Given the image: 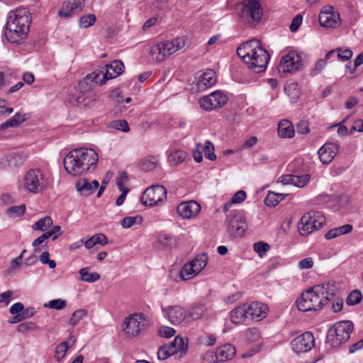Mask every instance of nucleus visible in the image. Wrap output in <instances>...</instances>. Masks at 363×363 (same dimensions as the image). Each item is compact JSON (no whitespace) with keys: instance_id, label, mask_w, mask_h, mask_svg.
I'll return each instance as SVG.
<instances>
[{"instance_id":"1","label":"nucleus","mask_w":363,"mask_h":363,"mask_svg":"<svg viewBox=\"0 0 363 363\" xmlns=\"http://www.w3.org/2000/svg\"><path fill=\"white\" fill-rule=\"evenodd\" d=\"M31 14L25 7L18 8L8 13L5 36L11 43L20 44L28 34Z\"/></svg>"},{"instance_id":"2","label":"nucleus","mask_w":363,"mask_h":363,"mask_svg":"<svg viewBox=\"0 0 363 363\" xmlns=\"http://www.w3.org/2000/svg\"><path fill=\"white\" fill-rule=\"evenodd\" d=\"M237 53L247 67L255 73L264 72L270 58L269 52L257 39L251 40L239 46Z\"/></svg>"},{"instance_id":"3","label":"nucleus","mask_w":363,"mask_h":363,"mask_svg":"<svg viewBox=\"0 0 363 363\" xmlns=\"http://www.w3.org/2000/svg\"><path fill=\"white\" fill-rule=\"evenodd\" d=\"M322 289L315 286L303 292L296 301L297 308L303 312L320 310L327 304V298L321 297Z\"/></svg>"},{"instance_id":"4","label":"nucleus","mask_w":363,"mask_h":363,"mask_svg":"<svg viewBox=\"0 0 363 363\" xmlns=\"http://www.w3.org/2000/svg\"><path fill=\"white\" fill-rule=\"evenodd\" d=\"M353 328V323L350 320L340 321L336 323L328 330L326 342L334 348L338 347L350 339Z\"/></svg>"},{"instance_id":"5","label":"nucleus","mask_w":363,"mask_h":363,"mask_svg":"<svg viewBox=\"0 0 363 363\" xmlns=\"http://www.w3.org/2000/svg\"><path fill=\"white\" fill-rule=\"evenodd\" d=\"M185 45L184 39L177 38L172 41H164L153 45L150 51L152 58L158 62H162Z\"/></svg>"},{"instance_id":"6","label":"nucleus","mask_w":363,"mask_h":363,"mask_svg":"<svg viewBox=\"0 0 363 363\" xmlns=\"http://www.w3.org/2000/svg\"><path fill=\"white\" fill-rule=\"evenodd\" d=\"M325 223V219L319 211H311L304 214L298 224V231L301 235H308L314 230L322 228Z\"/></svg>"},{"instance_id":"7","label":"nucleus","mask_w":363,"mask_h":363,"mask_svg":"<svg viewBox=\"0 0 363 363\" xmlns=\"http://www.w3.org/2000/svg\"><path fill=\"white\" fill-rule=\"evenodd\" d=\"M225 223L227 231L232 238L242 237L247 228V223L242 213L240 211H233L227 215Z\"/></svg>"},{"instance_id":"8","label":"nucleus","mask_w":363,"mask_h":363,"mask_svg":"<svg viewBox=\"0 0 363 363\" xmlns=\"http://www.w3.org/2000/svg\"><path fill=\"white\" fill-rule=\"evenodd\" d=\"M23 181L25 188L34 194L43 191L48 184L45 175L39 169H31L28 171Z\"/></svg>"},{"instance_id":"9","label":"nucleus","mask_w":363,"mask_h":363,"mask_svg":"<svg viewBox=\"0 0 363 363\" xmlns=\"http://www.w3.org/2000/svg\"><path fill=\"white\" fill-rule=\"evenodd\" d=\"M167 189L162 185H152L143 193L140 200L143 205L154 206L163 203L167 199Z\"/></svg>"},{"instance_id":"10","label":"nucleus","mask_w":363,"mask_h":363,"mask_svg":"<svg viewBox=\"0 0 363 363\" xmlns=\"http://www.w3.org/2000/svg\"><path fill=\"white\" fill-rule=\"evenodd\" d=\"M303 66L301 55L295 50H291L281 57L278 66L281 74L294 73L301 69Z\"/></svg>"},{"instance_id":"11","label":"nucleus","mask_w":363,"mask_h":363,"mask_svg":"<svg viewBox=\"0 0 363 363\" xmlns=\"http://www.w3.org/2000/svg\"><path fill=\"white\" fill-rule=\"evenodd\" d=\"M228 97L222 91H216L199 99L200 107L205 111L221 108L228 101Z\"/></svg>"},{"instance_id":"12","label":"nucleus","mask_w":363,"mask_h":363,"mask_svg":"<svg viewBox=\"0 0 363 363\" xmlns=\"http://www.w3.org/2000/svg\"><path fill=\"white\" fill-rule=\"evenodd\" d=\"M79 150L74 149L70 151L65 157L63 164L65 171L73 176H77L84 172V169L80 157H82Z\"/></svg>"},{"instance_id":"13","label":"nucleus","mask_w":363,"mask_h":363,"mask_svg":"<svg viewBox=\"0 0 363 363\" xmlns=\"http://www.w3.org/2000/svg\"><path fill=\"white\" fill-rule=\"evenodd\" d=\"M109 79L105 77V69L95 70L87 74L83 80L79 83V88L82 91H89L93 89L94 85H102Z\"/></svg>"},{"instance_id":"14","label":"nucleus","mask_w":363,"mask_h":363,"mask_svg":"<svg viewBox=\"0 0 363 363\" xmlns=\"http://www.w3.org/2000/svg\"><path fill=\"white\" fill-rule=\"evenodd\" d=\"M315 345V339L311 332H306L291 341V347L296 353L306 352Z\"/></svg>"},{"instance_id":"15","label":"nucleus","mask_w":363,"mask_h":363,"mask_svg":"<svg viewBox=\"0 0 363 363\" xmlns=\"http://www.w3.org/2000/svg\"><path fill=\"white\" fill-rule=\"evenodd\" d=\"M28 155L24 152H12L1 159L0 168L4 170L13 169L23 164Z\"/></svg>"},{"instance_id":"16","label":"nucleus","mask_w":363,"mask_h":363,"mask_svg":"<svg viewBox=\"0 0 363 363\" xmlns=\"http://www.w3.org/2000/svg\"><path fill=\"white\" fill-rule=\"evenodd\" d=\"M162 311L173 325H179L184 320H188L187 311L181 306H169L162 308Z\"/></svg>"},{"instance_id":"17","label":"nucleus","mask_w":363,"mask_h":363,"mask_svg":"<svg viewBox=\"0 0 363 363\" xmlns=\"http://www.w3.org/2000/svg\"><path fill=\"white\" fill-rule=\"evenodd\" d=\"M84 0H65L57 13L58 16L69 18L82 11Z\"/></svg>"},{"instance_id":"18","label":"nucleus","mask_w":363,"mask_h":363,"mask_svg":"<svg viewBox=\"0 0 363 363\" xmlns=\"http://www.w3.org/2000/svg\"><path fill=\"white\" fill-rule=\"evenodd\" d=\"M319 22L323 27L336 28L340 24V17L333 7H324L319 14Z\"/></svg>"},{"instance_id":"19","label":"nucleus","mask_w":363,"mask_h":363,"mask_svg":"<svg viewBox=\"0 0 363 363\" xmlns=\"http://www.w3.org/2000/svg\"><path fill=\"white\" fill-rule=\"evenodd\" d=\"M242 13L250 16L254 22H259L263 15L259 0H245L242 6Z\"/></svg>"},{"instance_id":"20","label":"nucleus","mask_w":363,"mask_h":363,"mask_svg":"<svg viewBox=\"0 0 363 363\" xmlns=\"http://www.w3.org/2000/svg\"><path fill=\"white\" fill-rule=\"evenodd\" d=\"M339 145L334 143L324 144L318 150L320 160L324 164L330 163L339 151Z\"/></svg>"},{"instance_id":"21","label":"nucleus","mask_w":363,"mask_h":363,"mask_svg":"<svg viewBox=\"0 0 363 363\" xmlns=\"http://www.w3.org/2000/svg\"><path fill=\"white\" fill-rule=\"evenodd\" d=\"M177 213L183 218L195 217L201 211L200 205L195 201L184 202L178 205Z\"/></svg>"},{"instance_id":"22","label":"nucleus","mask_w":363,"mask_h":363,"mask_svg":"<svg viewBox=\"0 0 363 363\" xmlns=\"http://www.w3.org/2000/svg\"><path fill=\"white\" fill-rule=\"evenodd\" d=\"M249 318L260 320L264 318L268 313L267 304L261 302H252L247 305Z\"/></svg>"},{"instance_id":"23","label":"nucleus","mask_w":363,"mask_h":363,"mask_svg":"<svg viewBox=\"0 0 363 363\" xmlns=\"http://www.w3.org/2000/svg\"><path fill=\"white\" fill-rule=\"evenodd\" d=\"M177 240L172 235L161 233L157 237L154 247L160 250H169L176 247Z\"/></svg>"},{"instance_id":"24","label":"nucleus","mask_w":363,"mask_h":363,"mask_svg":"<svg viewBox=\"0 0 363 363\" xmlns=\"http://www.w3.org/2000/svg\"><path fill=\"white\" fill-rule=\"evenodd\" d=\"M77 150L80 151L79 155H82L80 160L84 169V172L88 171L91 167L96 165L99 157L97 153L92 149L79 148Z\"/></svg>"},{"instance_id":"25","label":"nucleus","mask_w":363,"mask_h":363,"mask_svg":"<svg viewBox=\"0 0 363 363\" xmlns=\"http://www.w3.org/2000/svg\"><path fill=\"white\" fill-rule=\"evenodd\" d=\"M99 186V183L96 180L90 182L86 179H80L77 182L76 189L82 196H87L92 194Z\"/></svg>"},{"instance_id":"26","label":"nucleus","mask_w":363,"mask_h":363,"mask_svg":"<svg viewBox=\"0 0 363 363\" xmlns=\"http://www.w3.org/2000/svg\"><path fill=\"white\" fill-rule=\"evenodd\" d=\"M142 320L141 315L135 314L127 318L125 321V328L124 332L128 335L135 336L139 334L140 330V320Z\"/></svg>"},{"instance_id":"27","label":"nucleus","mask_w":363,"mask_h":363,"mask_svg":"<svg viewBox=\"0 0 363 363\" xmlns=\"http://www.w3.org/2000/svg\"><path fill=\"white\" fill-rule=\"evenodd\" d=\"M104 68L105 69V77L112 79L121 74L125 67L122 61L114 60L111 63L106 65Z\"/></svg>"},{"instance_id":"28","label":"nucleus","mask_w":363,"mask_h":363,"mask_svg":"<svg viewBox=\"0 0 363 363\" xmlns=\"http://www.w3.org/2000/svg\"><path fill=\"white\" fill-rule=\"evenodd\" d=\"M216 81L215 72L212 69H207L199 75V81L196 84L197 89L201 90L205 89L213 86Z\"/></svg>"},{"instance_id":"29","label":"nucleus","mask_w":363,"mask_h":363,"mask_svg":"<svg viewBox=\"0 0 363 363\" xmlns=\"http://www.w3.org/2000/svg\"><path fill=\"white\" fill-rule=\"evenodd\" d=\"M236 350L230 344H225L217 349L216 359L217 362H225L231 359L235 354Z\"/></svg>"},{"instance_id":"30","label":"nucleus","mask_w":363,"mask_h":363,"mask_svg":"<svg viewBox=\"0 0 363 363\" xmlns=\"http://www.w3.org/2000/svg\"><path fill=\"white\" fill-rule=\"evenodd\" d=\"M315 287H320L322 291H320L321 297L327 298V303L334 297L338 291V284L335 281H328L322 284L315 285Z\"/></svg>"},{"instance_id":"31","label":"nucleus","mask_w":363,"mask_h":363,"mask_svg":"<svg viewBox=\"0 0 363 363\" xmlns=\"http://www.w3.org/2000/svg\"><path fill=\"white\" fill-rule=\"evenodd\" d=\"M206 311L207 308L204 303H194L187 311L188 320H196L200 319Z\"/></svg>"},{"instance_id":"32","label":"nucleus","mask_w":363,"mask_h":363,"mask_svg":"<svg viewBox=\"0 0 363 363\" xmlns=\"http://www.w3.org/2000/svg\"><path fill=\"white\" fill-rule=\"evenodd\" d=\"M128 181V174L125 172H123L120 174L119 177L116 179V184L122 194L118 197L116 201V204L118 206H121L125 199V197L129 191L128 187L124 186V183Z\"/></svg>"},{"instance_id":"33","label":"nucleus","mask_w":363,"mask_h":363,"mask_svg":"<svg viewBox=\"0 0 363 363\" xmlns=\"http://www.w3.org/2000/svg\"><path fill=\"white\" fill-rule=\"evenodd\" d=\"M231 320L235 324H240L249 318L247 304L234 308L230 312Z\"/></svg>"},{"instance_id":"34","label":"nucleus","mask_w":363,"mask_h":363,"mask_svg":"<svg viewBox=\"0 0 363 363\" xmlns=\"http://www.w3.org/2000/svg\"><path fill=\"white\" fill-rule=\"evenodd\" d=\"M278 135L283 138H291L294 136V128L288 120H282L278 125Z\"/></svg>"},{"instance_id":"35","label":"nucleus","mask_w":363,"mask_h":363,"mask_svg":"<svg viewBox=\"0 0 363 363\" xmlns=\"http://www.w3.org/2000/svg\"><path fill=\"white\" fill-rule=\"evenodd\" d=\"M167 347L174 351V354L179 352L186 353L188 350V340L177 336Z\"/></svg>"},{"instance_id":"36","label":"nucleus","mask_w":363,"mask_h":363,"mask_svg":"<svg viewBox=\"0 0 363 363\" xmlns=\"http://www.w3.org/2000/svg\"><path fill=\"white\" fill-rule=\"evenodd\" d=\"M286 196V194H279L275 193L274 191H269L264 199V203L269 207H274L279 202L284 200Z\"/></svg>"},{"instance_id":"37","label":"nucleus","mask_w":363,"mask_h":363,"mask_svg":"<svg viewBox=\"0 0 363 363\" xmlns=\"http://www.w3.org/2000/svg\"><path fill=\"white\" fill-rule=\"evenodd\" d=\"M199 274L196 270L195 265L191 261L186 263L180 271V277L182 280L186 281L191 279L194 275Z\"/></svg>"},{"instance_id":"38","label":"nucleus","mask_w":363,"mask_h":363,"mask_svg":"<svg viewBox=\"0 0 363 363\" xmlns=\"http://www.w3.org/2000/svg\"><path fill=\"white\" fill-rule=\"evenodd\" d=\"M79 274H80L81 279L82 281L89 283L95 282L101 277L100 274L97 272L89 273L87 267L82 268L79 271Z\"/></svg>"},{"instance_id":"39","label":"nucleus","mask_w":363,"mask_h":363,"mask_svg":"<svg viewBox=\"0 0 363 363\" xmlns=\"http://www.w3.org/2000/svg\"><path fill=\"white\" fill-rule=\"evenodd\" d=\"M191 261L193 264L195 265L197 272L199 273L206 266L208 262V256L206 254H200Z\"/></svg>"},{"instance_id":"40","label":"nucleus","mask_w":363,"mask_h":363,"mask_svg":"<svg viewBox=\"0 0 363 363\" xmlns=\"http://www.w3.org/2000/svg\"><path fill=\"white\" fill-rule=\"evenodd\" d=\"M186 157V153L181 150H176L169 155V160L174 164L183 162Z\"/></svg>"},{"instance_id":"41","label":"nucleus","mask_w":363,"mask_h":363,"mask_svg":"<svg viewBox=\"0 0 363 363\" xmlns=\"http://www.w3.org/2000/svg\"><path fill=\"white\" fill-rule=\"evenodd\" d=\"M143 218L140 216H127L121 220V226L123 228H130L135 224H141Z\"/></svg>"},{"instance_id":"42","label":"nucleus","mask_w":363,"mask_h":363,"mask_svg":"<svg viewBox=\"0 0 363 363\" xmlns=\"http://www.w3.org/2000/svg\"><path fill=\"white\" fill-rule=\"evenodd\" d=\"M52 219L50 216H45L39 219L33 225V229L45 231L52 225Z\"/></svg>"},{"instance_id":"43","label":"nucleus","mask_w":363,"mask_h":363,"mask_svg":"<svg viewBox=\"0 0 363 363\" xmlns=\"http://www.w3.org/2000/svg\"><path fill=\"white\" fill-rule=\"evenodd\" d=\"M202 151L207 159L211 161L216 160V155L214 153V146L211 142L206 140L204 145H202Z\"/></svg>"},{"instance_id":"44","label":"nucleus","mask_w":363,"mask_h":363,"mask_svg":"<svg viewBox=\"0 0 363 363\" xmlns=\"http://www.w3.org/2000/svg\"><path fill=\"white\" fill-rule=\"evenodd\" d=\"M96 21V17L94 14H86L79 18V26L81 28H87L93 26Z\"/></svg>"},{"instance_id":"45","label":"nucleus","mask_w":363,"mask_h":363,"mask_svg":"<svg viewBox=\"0 0 363 363\" xmlns=\"http://www.w3.org/2000/svg\"><path fill=\"white\" fill-rule=\"evenodd\" d=\"M362 298V295L361 292L357 290H353L352 292H350L348 295V296L346 298V303L348 306H354L357 303H359Z\"/></svg>"},{"instance_id":"46","label":"nucleus","mask_w":363,"mask_h":363,"mask_svg":"<svg viewBox=\"0 0 363 363\" xmlns=\"http://www.w3.org/2000/svg\"><path fill=\"white\" fill-rule=\"evenodd\" d=\"M86 315L87 311L84 309L77 310L72 313L69 323L71 325L75 326L83 318L86 316Z\"/></svg>"},{"instance_id":"47","label":"nucleus","mask_w":363,"mask_h":363,"mask_svg":"<svg viewBox=\"0 0 363 363\" xmlns=\"http://www.w3.org/2000/svg\"><path fill=\"white\" fill-rule=\"evenodd\" d=\"M69 348L67 342H63L59 344L55 348V358L57 362H60L65 356L67 351Z\"/></svg>"},{"instance_id":"48","label":"nucleus","mask_w":363,"mask_h":363,"mask_svg":"<svg viewBox=\"0 0 363 363\" xmlns=\"http://www.w3.org/2000/svg\"><path fill=\"white\" fill-rule=\"evenodd\" d=\"M108 127L123 131L124 133H127L129 131V125L126 121L125 120H116L111 121Z\"/></svg>"},{"instance_id":"49","label":"nucleus","mask_w":363,"mask_h":363,"mask_svg":"<svg viewBox=\"0 0 363 363\" xmlns=\"http://www.w3.org/2000/svg\"><path fill=\"white\" fill-rule=\"evenodd\" d=\"M253 249L259 256L262 257L268 250H269L270 245L267 242L259 241L254 243Z\"/></svg>"},{"instance_id":"50","label":"nucleus","mask_w":363,"mask_h":363,"mask_svg":"<svg viewBox=\"0 0 363 363\" xmlns=\"http://www.w3.org/2000/svg\"><path fill=\"white\" fill-rule=\"evenodd\" d=\"M309 174H303L300 176L293 175L292 184L297 187L302 188L309 181Z\"/></svg>"},{"instance_id":"51","label":"nucleus","mask_w":363,"mask_h":363,"mask_svg":"<svg viewBox=\"0 0 363 363\" xmlns=\"http://www.w3.org/2000/svg\"><path fill=\"white\" fill-rule=\"evenodd\" d=\"M67 306V301L61 298L53 299L48 303H45V307H49L55 310H62Z\"/></svg>"},{"instance_id":"52","label":"nucleus","mask_w":363,"mask_h":363,"mask_svg":"<svg viewBox=\"0 0 363 363\" xmlns=\"http://www.w3.org/2000/svg\"><path fill=\"white\" fill-rule=\"evenodd\" d=\"M174 354V351L169 350L167 345L161 346L157 352V357L160 360L167 359L168 357Z\"/></svg>"},{"instance_id":"53","label":"nucleus","mask_w":363,"mask_h":363,"mask_svg":"<svg viewBox=\"0 0 363 363\" xmlns=\"http://www.w3.org/2000/svg\"><path fill=\"white\" fill-rule=\"evenodd\" d=\"M327 62H325V59H320L318 60L313 69L311 70L310 75L312 77L318 75L326 66Z\"/></svg>"},{"instance_id":"54","label":"nucleus","mask_w":363,"mask_h":363,"mask_svg":"<svg viewBox=\"0 0 363 363\" xmlns=\"http://www.w3.org/2000/svg\"><path fill=\"white\" fill-rule=\"evenodd\" d=\"M26 206L24 204L20 206H13L8 209V213L15 216H21L25 213Z\"/></svg>"},{"instance_id":"55","label":"nucleus","mask_w":363,"mask_h":363,"mask_svg":"<svg viewBox=\"0 0 363 363\" xmlns=\"http://www.w3.org/2000/svg\"><path fill=\"white\" fill-rule=\"evenodd\" d=\"M175 330L171 327L164 326L159 329L158 333L160 337L164 338H169L174 335Z\"/></svg>"},{"instance_id":"56","label":"nucleus","mask_w":363,"mask_h":363,"mask_svg":"<svg viewBox=\"0 0 363 363\" xmlns=\"http://www.w3.org/2000/svg\"><path fill=\"white\" fill-rule=\"evenodd\" d=\"M337 51L338 58L342 61L348 60L352 57V51L348 48H338Z\"/></svg>"},{"instance_id":"57","label":"nucleus","mask_w":363,"mask_h":363,"mask_svg":"<svg viewBox=\"0 0 363 363\" xmlns=\"http://www.w3.org/2000/svg\"><path fill=\"white\" fill-rule=\"evenodd\" d=\"M62 233L61 227L60 225H55L50 230L44 233L48 239L52 236V240H56Z\"/></svg>"},{"instance_id":"58","label":"nucleus","mask_w":363,"mask_h":363,"mask_svg":"<svg viewBox=\"0 0 363 363\" xmlns=\"http://www.w3.org/2000/svg\"><path fill=\"white\" fill-rule=\"evenodd\" d=\"M245 335L250 341H256L259 338V332L257 328H248L245 332Z\"/></svg>"},{"instance_id":"59","label":"nucleus","mask_w":363,"mask_h":363,"mask_svg":"<svg viewBox=\"0 0 363 363\" xmlns=\"http://www.w3.org/2000/svg\"><path fill=\"white\" fill-rule=\"evenodd\" d=\"M303 20V17L301 15H296L292 20L291 23L290 25V30L292 33L296 32L300 26L301 25Z\"/></svg>"},{"instance_id":"60","label":"nucleus","mask_w":363,"mask_h":363,"mask_svg":"<svg viewBox=\"0 0 363 363\" xmlns=\"http://www.w3.org/2000/svg\"><path fill=\"white\" fill-rule=\"evenodd\" d=\"M246 199V193L243 190H239L232 197L231 203H240L245 201Z\"/></svg>"},{"instance_id":"61","label":"nucleus","mask_w":363,"mask_h":363,"mask_svg":"<svg viewBox=\"0 0 363 363\" xmlns=\"http://www.w3.org/2000/svg\"><path fill=\"white\" fill-rule=\"evenodd\" d=\"M313 267V260L311 257H306L298 262V267L301 269H311Z\"/></svg>"},{"instance_id":"62","label":"nucleus","mask_w":363,"mask_h":363,"mask_svg":"<svg viewBox=\"0 0 363 363\" xmlns=\"http://www.w3.org/2000/svg\"><path fill=\"white\" fill-rule=\"evenodd\" d=\"M37 325L35 323L33 322H26L21 324L18 326V330L20 332H26V331H34L37 329Z\"/></svg>"},{"instance_id":"63","label":"nucleus","mask_w":363,"mask_h":363,"mask_svg":"<svg viewBox=\"0 0 363 363\" xmlns=\"http://www.w3.org/2000/svg\"><path fill=\"white\" fill-rule=\"evenodd\" d=\"M193 157L194 160L199 163L203 160V151H202V145L197 144L196 149L193 152Z\"/></svg>"},{"instance_id":"64","label":"nucleus","mask_w":363,"mask_h":363,"mask_svg":"<svg viewBox=\"0 0 363 363\" xmlns=\"http://www.w3.org/2000/svg\"><path fill=\"white\" fill-rule=\"evenodd\" d=\"M24 309V306L22 303L18 302L14 304H13L10 309L9 312L12 315L18 314L22 312Z\"/></svg>"}]
</instances>
